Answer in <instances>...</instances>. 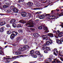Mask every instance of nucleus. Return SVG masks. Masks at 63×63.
<instances>
[{"instance_id": "f257e3e1", "label": "nucleus", "mask_w": 63, "mask_h": 63, "mask_svg": "<svg viewBox=\"0 0 63 63\" xmlns=\"http://www.w3.org/2000/svg\"><path fill=\"white\" fill-rule=\"evenodd\" d=\"M48 35H43L42 36V37L43 38V40H44V39H46L47 38V37H51V38L52 37H53V34L52 33H48Z\"/></svg>"}, {"instance_id": "f03ea898", "label": "nucleus", "mask_w": 63, "mask_h": 63, "mask_svg": "<svg viewBox=\"0 0 63 63\" xmlns=\"http://www.w3.org/2000/svg\"><path fill=\"white\" fill-rule=\"evenodd\" d=\"M28 25H29L31 27H33L34 25H33V21L32 20H30L29 21L28 23L26 24L25 25L26 26H28Z\"/></svg>"}, {"instance_id": "7ed1b4c3", "label": "nucleus", "mask_w": 63, "mask_h": 63, "mask_svg": "<svg viewBox=\"0 0 63 63\" xmlns=\"http://www.w3.org/2000/svg\"><path fill=\"white\" fill-rule=\"evenodd\" d=\"M50 39V37H48L46 39V40H49V41L47 42L46 43V45H50V44L52 43V41Z\"/></svg>"}, {"instance_id": "20e7f679", "label": "nucleus", "mask_w": 63, "mask_h": 63, "mask_svg": "<svg viewBox=\"0 0 63 63\" xmlns=\"http://www.w3.org/2000/svg\"><path fill=\"white\" fill-rule=\"evenodd\" d=\"M43 26V29L45 30L44 32V33H47V32H49V31H48V29H47V27L44 26Z\"/></svg>"}, {"instance_id": "39448f33", "label": "nucleus", "mask_w": 63, "mask_h": 63, "mask_svg": "<svg viewBox=\"0 0 63 63\" xmlns=\"http://www.w3.org/2000/svg\"><path fill=\"white\" fill-rule=\"evenodd\" d=\"M27 5L29 7H30L33 5V3L32 2H29L27 3Z\"/></svg>"}, {"instance_id": "423d86ee", "label": "nucleus", "mask_w": 63, "mask_h": 63, "mask_svg": "<svg viewBox=\"0 0 63 63\" xmlns=\"http://www.w3.org/2000/svg\"><path fill=\"white\" fill-rule=\"evenodd\" d=\"M35 54L39 55V56H40V57H43V56L41 55V54H40V52H39V51H35Z\"/></svg>"}, {"instance_id": "0eeeda50", "label": "nucleus", "mask_w": 63, "mask_h": 63, "mask_svg": "<svg viewBox=\"0 0 63 63\" xmlns=\"http://www.w3.org/2000/svg\"><path fill=\"white\" fill-rule=\"evenodd\" d=\"M23 47L24 49H25V50H26V49H27L29 47L28 45H25L23 46Z\"/></svg>"}, {"instance_id": "6e6552de", "label": "nucleus", "mask_w": 63, "mask_h": 63, "mask_svg": "<svg viewBox=\"0 0 63 63\" xmlns=\"http://www.w3.org/2000/svg\"><path fill=\"white\" fill-rule=\"evenodd\" d=\"M3 59H6L5 62V63H8L10 62V59H8L5 57H4Z\"/></svg>"}, {"instance_id": "1a4fd4ad", "label": "nucleus", "mask_w": 63, "mask_h": 63, "mask_svg": "<svg viewBox=\"0 0 63 63\" xmlns=\"http://www.w3.org/2000/svg\"><path fill=\"white\" fill-rule=\"evenodd\" d=\"M54 54L55 55V56H57V55L56 53V52H57V53H58V51H57V49H56V48L54 49Z\"/></svg>"}, {"instance_id": "9d476101", "label": "nucleus", "mask_w": 63, "mask_h": 63, "mask_svg": "<svg viewBox=\"0 0 63 63\" xmlns=\"http://www.w3.org/2000/svg\"><path fill=\"white\" fill-rule=\"evenodd\" d=\"M12 10L13 12L15 13H18V9L16 8H12Z\"/></svg>"}, {"instance_id": "9b49d317", "label": "nucleus", "mask_w": 63, "mask_h": 63, "mask_svg": "<svg viewBox=\"0 0 63 63\" xmlns=\"http://www.w3.org/2000/svg\"><path fill=\"white\" fill-rule=\"evenodd\" d=\"M16 21L15 19H12L11 20L10 22V23L12 24L13 23H15L16 22Z\"/></svg>"}, {"instance_id": "f8f14e48", "label": "nucleus", "mask_w": 63, "mask_h": 63, "mask_svg": "<svg viewBox=\"0 0 63 63\" xmlns=\"http://www.w3.org/2000/svg\"><path fill=\"white\" fill-rule=\"evenodd\" d=\"M30 54L32 55H33L34 54V51L33 50H31L30 51Z\"/></svg>"}, {"instance_id": "ddd939ff", "label": "nucleus", "mask_w": 63, "mask_h": 63, "mask_svg": "<svg viewBox=\"0 0 63 63\" xmlns=\"http://www.w3.org/2000/svg\"><path fill=\"white\" fill-rule=\"evenodd\" d=\"M12 33V34L15 36H16L17 35V33L16 32L13 31Z\"/></svg>"}, {"instance_id": "4468645a", "label": "nucleus", "mask_w": 63, "mask_h": 63, "mask_svg": "<svg viewBox=\"0 0 63 63\" xmlns=\"http://www.w3.org/2000/svg\"><path fill=\"white\" fill-rule=\"evenodd\" d=\"M57 59H55L54 60V61H55V60H56V62L57 63H62V62H61L60 61H59V60H56Z\"/></svg>"}, {"instance_id": "2eb2a0df", "label": "nucleus", "mask_w": 63, "mask_h": 63, "mask_svg": "<svg viewBox=\"0 0 63 63\" xmlns=\"http://www.w3.org/2000/svg\"><path fill=\"white\" fill-rule=\"evenodd\" d=\"M63 35V33L62 32H61L58 35V37H62Z\"/></svg>"}, {"instance_id": "dca6fc26", "label": "nucleus", "mask_w": 63, "mask_h": 63, "mask_svg": "<svg viewBox=\"0 0 63 63\" xmlns=\"http://www.w3.org/2000/svg\"><path fill=\"white\" fill-rule=\"evenodd\" d=\"M19 50L21 51H25V49H24V48H20L18 49Z\"/></svg>"}, {"instance_id": "f3484780", "label": "nucleus", "mask_w": 63, "mask_h": 63, "mask_svg": "<svg viewBox=\"0 0 63 63\" xmlns=\"http://www.w3.org/2000/svg\"><path fill=\"white\" fill-rule=\"evenodd\" d=\"M21 16L23 17L25 16H26V12H23L22 14H21Z\"/></svg>"}, {"instance_id": "a211bd4d", "label": "nucleus", "mask_w": 63, "mask_h": 63, "mask_svg": "<svg viewBox=\"0 0 63 63\" xmlns=\"http://www.w3.org/2000/svg\"><path fill=\"white\" fill-rule=\"evenodd\" d=\"M5 22H0V25L1 26H3L5 24Z\"/></svg>"}, {"instance_id": "6ab92c4d", "label": "nucleus", "mask_w": 63, "mask_h": 63, "mask_svg": "<svg viewBox=\"0 0 63 63\" xmlns=\"http://www.w3.org/2000/svg\"><path fill=\"white\" fill-rule=\"evenodd\" d=\"M21 54V52L17 51L15 52V54L16 55H20Z\"/></svg>"}, {"instance_id": "aec40b11", "label": "nucleus", "mask_w": 63, "mask_h": 63, "mask_svg": "<svg viewBox=\"0 0 63 63\" xmlns=\"http://www.w3.org/2000/svg\"><path fill=\"white\" fill-rule=\"evenodd\" d=\"M56 42L57 43H58L59 44H62V42L61 41H60V40L58 39H57L56 40Z\"/></svg>"}, {"instance_id": "412c9836", "label": "nucleus", "mask_w": 63, "mask_h": 63, "mask_svg": "<svg viewBox=\"0 0 63 63\" xmlns=\"http://www.w3.org/2000/svg\"><path fill=\"white\" fill-rule=\"evenodd\" d=\"M20 22L22 23H25L26 22V21L24 20L23 19L21 20Z\"/></svg>"}, {"instance_id": "4be33fe9", "label": "nucleus", "mask_w": 63, "mask_h": 63, "mask_svg": "<svg viewBox=\"0 0 63 63\" xmlns=\"http://www.w3.org/2000/svg\"><path fill=\"white\" fill-rule=\"evenodd\" d=\"M57 16H63V12L61 13L60 14L57 13Z\"/></svg>"}, {"instance_id": "5701e85b", "label": "nucleus", "mask_w": 63, "mask_h": 63, "mask_svg": "<svg viewBox=\"0 0 63 63\" xmlns=\"http://www.w3.org/2000/svg\"><path fill=\"white\" fill-rule=\"evenodd\" d=\"M59 55L60 56H63V55H62V51H59Z\"/></svg>"}, {"instance_id": "b1692460", "label": "nucleus", "mask_w": 63, "mask_h": 63, "mask_svg": "<svg viewBox=\"0 0 63 63\" xmlns=\"http://www.w3.org/2000/svg\"><path fill=\"white\" fill-rule=\"evenodd\" d=\"M15 36L12 34L11 35L10 37L11 39H14L15 38Z\"/></svg>"}, {"instance_id": "393cba45", "label": "nucleus", "mask_w": 63, "mask_h": 63, "mask_svg": "<svg viewBox=\"0 0 63 63\" xmlns=\"http://www.w3.org/2000/svg\"><path fill=\"white\" fill-rule=\"evenodd\" d=\"M47 61H48V62H51V58H47Z\"/></svg>"}, {"instance_id": "a878e982", "label": "nucleus", "mask_w": 63, "mask_h": 63, "mask_svg": "<svg viewBox=\"0 0 63 63\" xmlns=\"http://www.w3.org/2000/svg\"><path fill=\"white\" fill-rule=\"evenodd\" d=\"M45 18V16H39V18L40 19H43Z\"/></svg>"}, {"instance_id": "bb28decb", "label": "nucleus", "mask_w": 63, "mask_h": 63, "mask_svg": "<svg viewBox=\"0 0 63 63\" xmlns=\"http://www.w3.org/2000/svg\"><path fill=\"white\" fill-rule=\"evenodd\" d=\"M0 31L1 32H2L4 31V28L3 27H2L0 29Z\"/></svg>"}, {"instance_id": "cd10ccee", "label": "nucleus", "mask_w": 63, "mask_h": 63, "mask_svg": "<svg viewBox=\"0 0 63 63\" xmlns=\"http://www.w3.org/2000/svg\"><path fill=\"white\" fill-rule=\"evenodd\" d=\"M38 33H35L33 34V35L34 37H37V36H38Z\"/></svg>"}, {"instance_id": "c85d7f7f", "label": "nucleus", "mask_w": 63, "mask_h": 63, "mask_svg": "<svg viewBox=\"0 0 63 63\" xmlns=\"http://www.w3.org/2000/svg\"><path fill=\"white\" fill-rule=\"evenodd\" d=\"M2 54V55H4V52H3L1 50H0V54Z\"/></svg>"}, {"instance_id": "c756f323", "label": "nucleus", "mask_w": 63, "mask_h": 63, "mask_svg": "<svg viewBox=\"0 0 63 63\" xmlns=\"http://www.w3.org/2000/svg\"><path fill=\"white\" fill-rule=\"evenodd\" d=\"M12 26L13 27L15 28L16 27V25L15 23H13L12 24Z\"/></svg>"}, {"instance_id": "7c9ffc66", "label": "nucleus", "mask_w": 63, "mask_h": 63, "mask_svg": "<svg viewBox=\"0 0 63 63\" xmlns=\"http://www.w3.org/2000/svg\"><path fill=\"white\" fill-rule=\"evenodd\" d=\"M7 33L8 34H10L11 33V31L10 30L8 31L7 32Z\"/></svg>"}, {"instance_id": "2f4dec72", "label": "nucleus", "mask_w": 63, "mask_h": 63, "mask_svg": "<svg viewBox=\"0 0 63 63\" xmlns=\"http://www.w3.org/2000/svg\"><path fill=\"white\" fill-rule=\"evenodd\" d=\"M46 49L47 50H50V48H49V47H47L46 48Z\"/></svg>"}, {"instance_id": "473e14b6", "label": "nucleus", "mask_w": 63, "mask_h": 63, "mask_svg": "<svg viewBox=\"0 0 63 63\" xmlns=\"http://www.w3.org/2000/svg\"><path fill=\"white\" fill-rule=\"evenodd\" d=\"M3 8H8V6L6 5H3Z\"/></svg>"}, {"instance_id": "72a5a7b5", "label": "nucleus", "mask_w": 63, "mask_h": 63, "mask_svg": "<svg viewBox=\"0 0 63 63\" xmlns=\"http://www.w3.org/2000/svg\"><path fill=\"white\" fill-rule=\"evenodd\" d=\"M46 16H49V19H51V17L50 16V15L48 14H47L46 15Z\"/></svg>"}, {"instance_id": "f704fd0d", "label": "nucleus", "mask_w": 63, "mask_h": 63, "mask_svg": "<svg viewBox=\"0 0 63 63\" xmlns=\"http://www.w3.org/2000/svg\"><path fill=\"white\" fill-rule=\"evenodd\" d=\"M18 32L20 33H21L22 32V30H19L18 31Z\"/></svg>"}, {"instance_id": "c9c22d12", "label": "nucleus", "mask_w": 63, "mask_h": 63, "mask_svg": "<svg viewBox=\"0 0 63 63\" xmlns=\"http://www.w3.org/2000/svg\"><path fill=\"white\" fill-rule=\"evenodd\" d=\"M42 26H40L38 27V29H39L40 30L42 29Z\"/></svg>"}, {"instance_id": "e433bc0d", "label": "nucleus", "mask_w": 63, "mask_h": 63, "mask_svg": "<svg viewBox=\"0 0 63 63\" xmlns=\"http://www.w3.org/2000/svg\"><path fill=\"white\" fill-rule=\"evenodd\" d=\"M20 37H18L17 38V41L18 42V41H19V40H20Z\"/></svg>"}, {"instance_id": "4c0bfd02", "label": "nucleus", "mask_w": 63, "mask_h": 63, "mask_svg": "<svg viewBox=\"0 0 63 63\" xmlns=\"http://www.w3.org/2000/svg\"><path fill=\"white\" fill-rule=\"evenodd\" d=\"M21 27V24H19L17 25V27L18 28V27Z\"/></svg>"}, {"instance_id": "58836bf2", "label": "nucleus", "mask_w": 63, "mask_h": 63, "mask_svg": "<svg viewBox=\"0 0 63 63\" xmlns=\"http://www.w3.org/2000/svg\"><path fill=\"white\" fill-rule=\"evenodd\" d=\"M24 1V0H20L18 1V2H23Z\"/></svg>"}, {"instance_id": "ea45409f", "label": "nucleus", "mask_w": 63, "mask_h": 63, "mask_svg": "<svg viewBox=\"0 0 63 63\" xmlns=\"http://www.w3.org/2000/svg\"><path fill=\"white\" fill-rule=\"evenodd\" d=\"M32 56H33V57L34 58H37V56L36 55H32Z\"/></svg>"}, {"instance_id": "a19ab883", "label": "nucleus", "mask_w": 63, "mask_h": 63, "mask_svg": "<svg viewBox=\"0 0 63 63\" xmlns=\"http://www.w3.org/2000/svg\"><path fill=\"white\" fill-rule=\"evenodd\" d=\"M49 57L51 59V58H52L53 57V56L52 55H50L49 56Z\"/></svg>"}, {"instance_id": "79ce46f5", "label": "nucleus", "mask_w": 63, "mask_h": 63, "mask_svg": "<svg viewBox=\"0 0 63 63\" xmlns=\"http://www.w3.org/2000/svg\"><path fill=\"white\" fill-rule=\"evenodd\" d=\"M6 26L8 28L10 27V26L9 24H7L6 25Z\"/></svg>"}, {"instance_id": "37998d69", "label": "nucleus", "mask_w": 63, "mask_h": 63, "mask_svg": "<svg viewBox=\"0 0 63 63\" xmlns=\"http://www.w3.org/2000/svg\"><path fill=\"white\" fill-rule=\"evenodd\" d=\"M36 6H37V7H39V6H40V5L38 3L36 4Z\"/></svg>"}, {"instance_id": "c03bdc74", "label": "nucleus", "mask_w": 63, "mask_h": 63, "mask_svg": "<svg viewBox=\"0 0 63 63\" xmlns=\"http://www.w3.org/2000/svg\"><path fill=\"white\" fill-rule=\"evenodd\" d=\"M41 8H34V10H40Z\"/></svg>"}, {"instance_id": "a18cd8bd", "label": "nucleus", "mask_w": 63, "mask_h": 63, "mask_svg": "<svg viewBox=\"0 0 63 63\" xmlns=\"http://www.w3.org/2000/svg\"><path fill=\"white\" fill-rule=\"evenodd\" d=\"M7 12L8 13H10L11 12V10H8L7 11Z\"/></svg>"}, {"instance_id": "49530a36", "label": "nucleus", "mask_w": 63, "mask_h": 63, "mask_svg": "<svg viewBox=\"0 0 63 63\" xmlns=\"http://www.w3.org/2000/svg\"><path fill=\"white\" fill-rule=\"evenodd\" d=\"M5 4L6 5H10V3L8 2H6Z\"/></svg>"}, {"instance_id": "de8ad7c7", "label": "nucleus", "mask_w": 63, "mask_h": 63, "mask_svg": "<svg viewBox=\"0 0 63 63\" xmlns=\"http://www.w3.org/2000/svg\"><path fill=\"white\" fill-rule=\"evenodd\" d=\"M44 53H48V52H47V51L46 50H45L44 51Z\"/></svg>"}, {"instance_id": "09e8293b", "label": "nucleus", "mask_w": 63, "mask_h": 63, "mask_svg": "<svg viewBox=\"0 0 63 63\" xmlns=\"http://www.w3.org/2000/svg\"><path fill=\"white\" fill-rule=\"evenodd\" d=\"M60 41H61V42H63V38L61 39H60Z\"/></svg>"}, {"instance_id": "8fccbe9b", "label": "nucleus", "mask_w": 63, "mask_h": 63, "mask_svg": "<svg viewBox=\"0 0 63 63\" xmlns=\"http://www.w3.org/2000/svg\"><path fill=\"white\" fill-rule=\"evenodd\" d=\"M37 13V14H41V12H37L36 13Z\"/></svg>"}, {"instance_id": "3c124183", "label": "nucleus", "mask_w": 63, "mask_h": 63, "mask_svg": "<svg viewBox=\"0 0 63 63\" xmlns=\"http://www.w3.org/2000/svg\"><path fill=\"white\" fill-rule=\"evenodd\" d=\"M17 6L18 7H20V5L18 4H17Z\"/></svg>"}, {"instance_id": "603ef678", "label": "nucleus", "mask_w": 63, "mask_h": 63, "mask_svg": "<svg viewBox=\"0 0 63 63\" xmlns=\"http://www.w3.org/2000/svg\"><path fill=\"white\" fill-rule=\"evenodd\" d=\"M38 60H39L40 61H42V60L41 58H38Z\"/></svg>"}, {"instance_id": "864d4df0", "label": "nucleus", "mask_w": 63, "mask_h": 63, "mask_svg": "<svg viewBox=\"0 0 63 63\" xmlns=\"http://www.w3.org/2000/svg\"><path fill=\"white\" fill-rule=\"evenodd\" d=\"M24 41L25 42V43L26 42H27V40L26 39H24Z\"/></svg>"}, {"instance_id": "5fc2aeb1", "label": "nucleus", "mask_w": 63, "mask_h": 63, "mask_svg": "<svg viewBox=\"0 0 63 63\" xmlns=\"http://www.w3.org/2000/svg\"><path fill=\"white\" fill-rule=\"evenodd\" d=\"M53 32L54 33H56V31H53Z\"/></svg>"}, {"instance_id": "6e6d98bb", "label": "nucleus", "mask_w": 63, "mask_h": 63, "mask_svg": "<svg viewBox=\"0 0 63 63\" xmlns=\"http://www.w3.org/2000/svg\"><path fill=\"white\" fill-rule=\"evenodd\" d=\"M52 63H56V62L55 61H53L52 62Z\"/></svg>"}, {"instance_id": "4d7b16f0", "label": "nucleus", "mask_w": 63, "mask_h": 63, "mask_svg": "<svg viewBox=\"0 0 63 63\" xmlns=\"http://www.w3.org/2000/svg\"><path fill=\"white\" fill-rule=\"evenodd\" d=\"M57 32L58 33H60V31H57Z\"/></svg>"}, {"instance_id": "13d9d810", "label": "nucleus", "mask_w": 63, "mask_h": 63, "mask_svg": "<svg viewBox=\"0 0 63 63\" xmlns=\"http://www.w3.org/2000/svg\"><path fill=\"white\" fill-rule=\"evenodd\" d=\"M60 59L61 60H62V61H63V60H62V58H60Z\"/></svg>"}, {"instance_id": "bf43d9fd", "label": "nucleus", "mask_w": 63, "mask_h": 63, "mask_svg": "<svg viewBox=\"0 0 63 63\" xmlns=\"http://www.w3.org/2000/svg\"><path fill=\"white\" fill-rule=\"evenodd\" d=\"M33 63H36V61H35V62H33Z\"/></svg>"}, {"instance_id": "052dcab7", "label": "nucleus", "mask_w": 63, "mask_h": 63, "mask_svg": "<svg viewBox=\"0 0 63 63\" xmlns=\"http://www.w3.org/2000/svg\"><path fill=\"white\" fill-rule=\"evenodd\" d=\"M42 49H43V50H45V47H43L42 48Z\"/></svg>"}, {"instance_id": "680f3d73", "label": "nucleus", "mask_w": 63, "mask_h": 63, "mask_svg": "<svg viewBox=\"0 0 63 63\" xmlns=\"http://www.w3.org/2000/svg\"><path fill=\"white\" fill-rule=\"evenodd\" d=\"M56 10L57 11H59V10L58 9H56Z\"/></svg>"}, {"instance_id": "e2e57ef3", "label": "nucleus", "mask_w": 63, "mask_h": 63, "mask_svg": "<svg viewBox=\"0 0 63 63\" xmlns=\"http://www.w3.org/2000/svg\"><path fill=\"white\" fill-rule=\"evenodd\" d=\"M30 63H33V62H30Z\"/></svg>"}, {"instance_id": "0e129e2a", "label": "nucleus", "mask_w": 63, "mask_h": 63, "mask_svg": "<svg viewBox=\"0 0 63 63\" xmlns=\"http://www.w3.org/2000/svg\"><path fill=\"white\" fill-rule=\"evenodd\" d=\"M61 26H62V28H63V25H61Z\"/></svg>"}, {"instance_id": "69168bd1", "label": "nucleus", "mask_w": 63, "mask_h": 63, "mask_svg": "<svg viewBox=\"0 0 63 63\" xmlns=\"http://www.w3.org/2000/svg\"><path fill=\"white\" fill-rule=\"evenodd\" d=\"M53 10H52L51 11V13H53Z\"/></svg>"}, {"instance_id": "338daca9", "label": "nucleus", "mask_w": 63, "mask_h": 63, "mask_svg": "<svg viewBox=\"0 0 63 63\" xmlns=\"http://www.w3.org/2000/svg\"><path fill=\"white\" fill-rule=\"evenodd\" d=\"M2 47H0V49H2Z\"/></svg>"}, {"instance_id": "774afa93", "label": "nucleus", "mask_w": 63, "mask_h": 63, "mask_svg": "<svg viewBox=\"0 0 63 63\" xmlns=\"http://www.w3.org/2000/svg\"><path fill=\"white\" fill-rule=\"evenodd\" d=\"M47 63V62H45L44 63Z\"/></svg>"}]
</instances>
